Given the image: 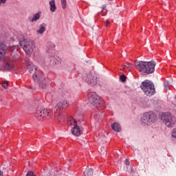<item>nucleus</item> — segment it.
I'll list each match as a JSON object with an SVG mask.
<instances>
[{
  "label": "nucleus",
  "instance_id": "obj_28",
  "mask_svg": "<svg viewBox=\"0 0 176 176\" xmlns=\"http://www.w3.org/2000/svg\"><path fill=\"white\" fill-rule=\"evenodd\" d=\"M170 85V83H168V81H166L164 84V87H165V89H168V86Z\"/></svg>",
  "mask_w": 176,
  "mask_h": 176
},
{
  "label": "nucleus",
  "instance_id": "obj_16",
  "mask_svg": "<svg viewBox=\"0 0 176 176\" xmlns=\"http://www.w3.org/2000/svg\"><path fill=\"white\" fill-rule=\"evenodd\" d=\"M111 129L116 131V133H119L120 131H121L122 130V127H120V124H119L117 122H114L112 125H111Z\"/></svg>",
  "mask_w": 176,
  "mask_h": 176
},
{
  "label": "nucleus",
  "instance_id": "obj_17",
  "mask_svg": "<svg viewBox=\"0 0 176 176\" xmlns=\"http://www.w3.org/2000/svg\"><path fill=\"white\" fill-rule=\"evenodd\" d=\"M45 31H46V27L45 25L41 24L40 25L39 28L36 30V34H38V35H42Z\"/></svg>",
  "mask_w": 176,
  "mask_h": 176
},
{
  "label": "nucleus",
  "instance_id": "obj_26",
  "mask_svg": "<svg viewBox=\"0 0 176 176\" xmlns=\"http://www.w3.org/2000/svg\"><path fill=\"white\" fill-rule=\"evenodd\" d=\"M172 137L176 138V128L173 129L172 131Z\"/></svg>",
  "mask_w": 176,
  "mask_h": 176
},
{
  "label": "nucleus",
  "instance_id": "obj_31",
  "mask_svg": "<svg viewBox=\"0 0 176 176\" xmlns=\"http://www.w3.org/2000/svg\"><path fill=\"white\" fill-rule=\"evenodd\" d=\"M108 24H109V21H107L106 22H104V27H108Z\"/></svg>",
  "mask_w": 176,
  "mask_h": 176
},
{
  "label": "nucleus",
  "instance_id": "obj_6",
  "mask_svg": "<svg viewBox=\"0 0 176 176\" xmlns=\"http://www.w3.org/2000/svg\"><path fill=\"white\" fill-rule=\"evenodd\" d=\"M32 78L34 82L38 84L39 89H41V90L47 89L49 83H47V81L45 80V76L43 74L36 72L34 74H33Z\"/></svg>",
  "mask_w": 176,
  "mask_h": 176
},
{
  "label": "nucleus",
  "instance_id": "obj_25",
  "mask_svg": "<svg viewBox=\"0 0 176 176\" xmlns=\"http://www.w3.org/2000/svg\"><path fill=\"white\" fill-rule=\"evenodd\" d=\"M120 79L121 82H126V76L124 74L120 76Z\"/></svg>",
  "mask_w": 176,
  "mask_h": 176
},
{
  "label": "nucleus",
  "instance_id": "obj_5",
  "mask_svg": "<svg viewBox=\"0 0 176 176\" xmlns=\"http://www.w3.org/2000/svg\"><path fill=\"white\" fill-rule=\"evenodd\" d=\"M67 124L72 127V134L76 137H79L82 134V130L78 126V122L74 118V117H69L67 118Z\"/></svg>",
  "mask_w": 176,
  "mask_h": 176
},
{
  "label": "nucleus",
  "instance_id": "obj_14",
  "mask_svg": "<svg viewBox=\"0 0 176 176\" xmlns=\"http://www.w3.org/2000/svg\"><path fill=\"white\" fill-rule=\"evenodd\" d=\"M3 67L6 71H10L14 69V64L12 60H6L3 65Z\"/></svg>",
  "mask_w": 176,
  "mask_h": 176
},
{
  "label": "nucleus",
  "instance_id": "obj_32",
  "mask_svg": "<svg viewBox=\"0 0 176 176\" xmlns=\"http://www.w3.org/2000/svg\"><path fill=\"white\" fill-rule=\"evenodd\" d=\"M122 67H123L124 68H125V67L126 68V67H127V63H126L125 65H123Z\"/></svg>",
  "mask_w": 176,
  "mask_h": 176
},
{
  "label": "nucleus",
  "instance_id": "obj_8",
  "mask_svg": "<svg viewBox=\"0 0 176 176\" xmlns=\"http://www.w3.org/2000/svg\"><path fill=\"white\" fill-rule=\"evenodd\" d=\"M19 45L22 46L24 52L28 54H32L34 52V47H35L34 41L30 38L20 41Z\"/></svg>",
  "mask_w": 176,
  "mask_h": 176
},
{
  "label": "nucleus",
  "instance_id": "obj_35",
  "mask_svg": "<svg viewBox=\"0 0 176 176\" xmlns=\"http://www.w3.org/2000/svg\"><path fill=\"white\" fill-rule=\"evenodd\" d=\"M29 89H32V86L29 87Z\"/></svg>",
  "mask_w": 176,
  "mask_h": 176
},
{
  "label": "nucleus",
  "instance_id": "obj_36",
  "mask_svg": "<svg viewBox=\"0 0 176 176\" xmlns=\"http://www.w3.org/2000/svg\"><path fill=\"white\" fill-rule=\"evenodd\" d=\"M127 169H128V168L126 167L125 170H127Z\"/></svg>",
  "mask_w": 176,
  "mask_h": 176
},
{
  "label": "nucleus",
  "instance_id": "obj_10",
  "mask_svg": "<svg viewBox=\"0 0 176 176\" xmlns=\"http://www.w3.org/2000/svg\"><path fill=\"white\" fill-rule=\"evenodd\" d=\"M44 64L46 67H56L61 64V59L56 55H49L45 60Z\"/></svg>",
  "mask_w": 176,
  "mask_h": 176
},
{
  "label": "nucleus",
  "instance_id": "obj_23",
  "mask_svg": "<svg viewBox=\"0 0 176 176\" xmlns=\"http://www.w3.org/2000/svg\"><path fill=\"white\" fill-rule=\"evenodd\" d=\"M106 6H102V16H105V13H107V9H106Z\"/></svg>",
  "mask_w": 176,
  "mask_h": 176
},
{
  "label": "nucleus",
  "instance_id": "obj_30",
  "mask_svg": "<svg viewBox=\"0 0 176 176\" xmlns=\"http://www.w3.org/2000/svg\"><path fill=\"white\" fill-rule=\"evenodd\" d=\"M6 1H8V0H0V4L1 3H3V4L6 3Z\"/></svg>",
  "mask_w": 176,
  "mask_h": 176
},
{
  "label": "nucleus",
  "instance_id": "obj_4",
  "mask_svg": "<svg viewBox=\"0 0 176 176\" xmlns=\"http://www.w3.org/2000/svg\"><path fill=\"white\" fill-rule=\"evenodd\" d=\"M140 89H142L144 94L148 97H151L155 94V85L148 80H146L142 82Z\"/></svg>",
  "mask_w": 176,
  "mask_h": 176
},
{
  "label": "nucleus",
  "instance_id": "obj_9",
  "mask_svg": "<svg viewBox=\"0 0 176 176\" xmlns=\"http://www.w3.org/2000/svg\"><path fill=\"white\" fill-rule=\"evenodd\" d=\"M161 119L167 127H174L175 126V118L173 117L170 113H163L161 116Z\"/></svg>",
  "mask_w": 176,
  "mask_h": 176
},
{
  "label": "nucleus",
  "instance_id": "obj_39",
  "mask_svg": "<svg viewBox=\"0 0 176 176\" xmlns=\"http://www.w3.org/2000/svg\"><path fill=\"white\" fill-rule=\"evenodd\" d=\"M0 6H1V3H0Z\"/></svg>",
  "mask_w": 176,
  "mask_h": 176
},
{
  "label": "nucleus",
  "instance_id": "obj_34",
  "mask_svg": "<svg viewBox=\"0 0 176 176\" xmlns=\"http://www.w3.org/2000/svg\"><path fill=\"white\" fill-rule=\"evenodd\" d=\"M50 46H52V47H54V45L53 44H50Z\"/></svg>",
  "mask_w": 176,
  "mask_h": 176
},
{
  "label": "nucleus",
  "instance_id": "obj_13",
  "mask_svg": "<svg viewBox=\"0 0 176 176\" xmlns=\"http://www.w3.org/2000/svg\"><path fill=\"white\" fill-rule=\"evenodd\" d=\"M8 47L3 43H0V61H2L6 56Z\"/></svg>",
  "mask_w": 176,
  "mask_h": 176
},
{
  "label": "nucleus",
  "instance_id": "obj_3",
  "mask_svg": "<svg viewBox=\"0 0 176 176\" xmlns=\"http://www.w3.org/2000/svg\"><path fill=\"white\" fill-rule=\"evenodd\" d=\"M157 120V116L153 111H148L143 114L140 118L142 126H151Z\"/></svg>",
  "mask_w": 176,
  "mask_h": 176
},
{
  "label": "nucleus",
  "instance_id": "obj_33",
  "mask_svg": "<svg viewBox=\"0 0 176 176\" xmlns=\"http://www.w3.org/2000/svg\"><path fill=\"white\" fill-rule=\"evenodd\" d=\"M0 176H3V173L2 171H0Z\"/></svg>",
  "mask_w": 176,
  "mask_h": 176
},
{
  "label": "nucleus",
  "instance_id": "obj_18",
  "mask_svg": "<svg viewBox=\"0 0 176 176\" xmlns=\"http://www.w3.org/2000/svg\"><path fill=\"white\" fill-rule=\"evenodd\" d=\"M50 6L51 12H56L57 7H56V1L54 0L50 1Z\"/></svg>",
  "mask_w": 176,
  "mask_h": 176
},
{
  "label": "nucleus",
  "instance_id": "obj_12",
  "mask_svg": "<svg viewBox=\"0 0 176 176\" xmlns=\"http://www.w3.org/2000/svg\"><path fill=\"white\" fill-rule=\"evenodd\" d=\"M52 115V111L47 109H42L36 111L35 118L37 120L43 121L45 119H49Z\"/></svg>",
  "mask_w": 176,
  "mask_h": 176
},
{
  "label": "nucleus",
  "instance_id": "obj_11",
  "mask_svg": "<svg viewBox=\"0 0 176 176\" xmlns=\"http://www.w3.org/2000/svg\"><path fill=\"white\" fill-rule=\"evenodd\" d=\"M83 79L91 86H96L98 82L97 74L94 72H89L85 74L83 76Z\"/></svg>",
  "mask_w": 176,
  "mask_h": 176
},
{
  "label": "nucleus",
  "instance_id": "obj_2",
  "mask_svg": "<svg viewBox=\"0 0 176 176\" xmlns=\"http://www.w3.org/2000/svg\"><path fill=\"white\" fill-rule=\"evenodd\" d=\"M69 107V102H68V100L64 99L61 101L58 102L54 109V116L55 119H57L58 122L63 119V111H65L67 108Z\"/></svg>",
  "mask_w": 176,
  "mask_h": 176
},
{
  "label": "nucleus",
  "instance_id": "obj_20",
  "mask_svg": "<svg viewBox=\"0 0 176 176\" xmlns=\"http://www.w3.org/2000/svg\"><path fill=\"white\" fill-rule=\"evenodd\" d=\"M41 18V14L39 13H36L33 16V18L32 19L31 21L32 23H34V21H36L37 20H39Z\"/></svg>",
  "mask_w": 176,
  "mask_h": 176
},
{
  "label": "nucleus",
  "instance_id": "obj_1",
  "mask_svg": "<svg viewBox=\"0 0 176 176\" xmlns=\"http://www.w3.org/2000/svg\"><path fill=\"white\" fill-rule=\"evenodd\" d=\"M155 67H156V62L155 61H137L136 68L142 74H146L149 75L155 72Z\"/></svg>",
  "mask_w": 176,
  "mask_h": 176
},
{
  "label": "nucleus",
  "instance_id": "obj_37",
  "mask_svg": "<svg viewBox=\"0 0 176 176\" xmlns=\"http://www.w3.org/2000/svg\"><path fill=\"white\" fill-rule=\"evenodd\" d=\"M123 70H124V67H123Z\"/></svg>",
  "mask_w": 176,
  "mask_h": 176
},
{
  "label": "nucleus",
  "instance_id": "obj_27",
  "mask_svg": "<svg viewBox=\"0 0 176 176\" xmlns=\"http://www.w3.org/2000/svg\"><path fill=\"white\" fill-rule=\"evenodd\" d=\"M26 176H36V175H35V174H34V172L29 171V172H28Z\"/></svg>",
  "mask_w": 176,
  "mask_h": 176
},
{
  "label": "nucleus",
  "instance_id": "obj_7",
  "mask_svg": "<svg viewBox=\"0 0 176 176\" xmlns=\"http://www.w3.org/2000/svg\"><path fill=\"white\" fill-rule=\"evenodd\" d=\"M89 102L96 107V108H100L104 105V100L96 92H91L88 96Z\"/></svg>",
  "mask_w": 176,
  "mask_h": 176
},
{
  "label": "nucleus",
  "instance_id": "obj_24",
  "mask_svg": "<svg viewBox=\"0 0 176 176\" xmlns=\"http://www.w3.org/2000/svg\"><path fill=\"white\" fill-rule=\"evenodd\" d=\"M126 68L130 71L133 68V65L129 62L126 63Z\"/></svg>",
  "mask_w": 176,
  "mask_h": 176
},
{
  "label": "nucleus",
  "instance_id": "obj_29",
  "mask_svg": "<svg viewBox=\"0 0 176 176\" xmlns=\"http://www.w3.org/2000/svg\"><path fill=\"white\" fill-rule=\"evenodd\" d=\"M125 164H126V166H129L130 165V161H129V160H125Z\"/></svg>",
  "mask_w": 176,
  "mask_h": 176
},
{
  "label": "nucleus",
  "instance_id": "obj_19",
  "mask_svg": "<svg viewBox=\"0 0 176 176\" xmlns=\"http://www.w3.org/2000/svg\"><path fill=\"white\" fill-rule=\"evenodd\" d=\"M84 175L85 176H93V168H87L84 171Z\"/></svg>",
  "mask_w": 176,
  "mask_h": 176
},
{
  "label": "nucleus",
  "instance_id": "obj_21",
  "mask_svg": "<svg viewBox=\"0 0 176 176\" xmlns=\"http://www.w3.org/2000/svg\"><path fill=\"white\" fill-rule=\"evenodd\" d=\"M62 9H66L67 8V0H60Z\"/></svg>",
  "mask_w": 176,
  "mask_h": 176
},
{
  "label": "nucleus",
  "instance_id": "obj_22",
  "mask_svg": "<svg viewBox=\"0 0 176 176\" xmlns=\"http://www.w3.org/2000/svg\"><path fill=\"white\" fill-rule=\"evenodd\" d=\"M1 86L2 87H3V89H8V87H9V83L8 82V81L3 82L1 83Z\"/></svg>",
  "mask_w": 176,
  "mask_h": 176
},
{
  "label": "nucleus",
  "instance_id": "obj_38",
  "mask_svg": "<svg viewBox=\"0 0 176 176\" xmlns=\"http://www.w3.org/2000/svg\"><path fill=\"white\" fill-rule=\"evenodd\" d=\"M109 1H112V0H109Z\"/></svg>",
  "mask_w": 176,
  "mask_h": 176
},
{
  "label": "nucleus",
  "instance_id": "obj_15",
  "mask_svg": "<svg viewBox=\"0 0 176 176\" xmlns=\"http://www.w3.org/2000/svg\"><path fill=\"white\" fill-rule=\"evenodd\" d=\"M25 64L27 69L29 72H30V74H32L34 71H36V67L35 65H34V63H32V62L30 60H26Z\"/></svg>",
  "mask_w": 176,
  "mask_h": 176
}]
</instances>
